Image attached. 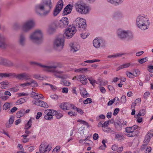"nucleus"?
<instances>
[{"label":"nucleus","instance_id":"864d4df0","mask_svg":"<svg viewBox=\"0 0 153 153\" xmlns=\"http://www.w3.org/2000/svg\"><path fill=\"white\" fill-rule=\"evenodd\" d=\"M33 77L36 79H39L40 80H42L43 79V77L41 76L40 75L38 74L34 75Z\"/></svg>","mask_w":153,"mask_h":153},{"label":"nucleus","instance_id":"2f4dec72","mask_svg":"<svg viewBox=\"0 0 153 153\" xmlns=\"http://www.w3.org/2000/svg\"><path fill=\"white\" fill-rule=\"evenodd\" d=\"M19 41L20 44L21 45L23 46L25 45V36L23 34H21L20 35Z\"/></svg>","mask_w":153,"mask_h":153},{"label":"nucleus","instance_id":"4be33fe9","mask_svg":"<svg viewBox=\"0 0 153 153\" xmlns=\"http://www.w3.org/2000/svg\"><path fill=\"white\" fill-rule=\"evenodd\" d=\"M72 9V6L71 5L69 4L64 9L63 14L64 15H67L69 14L71 12Z\"/></svg>","mask_w":153,"mask_h":153},{"label":"nucleus","instance_id":"c03bdc74","mask_svg":"<svg viewBox=\"0 0 153 153\" xmlns=\"http://www.w3.org/2000/svg\"><path fill=\"white\" fill-rule=\"evenodd\" d=\"M123 53H118L115 55H109L108 56V58H115L117 57H120L122 55H123Z\"/></svg>","mask_w":153,"mask_h":153},{"label":"nucleus","instance_id":"473e14b6","mask_svg":"<svg viewBox=\"0 0 153 153\" xmlns=\"http://www.w3.org/2000/svg\"><path fill=\"white\" fill-rule=\"evenodd\" d=\"M55 110H47L45 111V113L46 115L48 116H52L54 115Z\"/></svg>","mask_w":153,"mask_h":153},{"label":"nucleus","instance_id":"774afa93","mask_svg":"<svg viewBox=\"0 0 153 153\" xmlns=\"http://www.w3.org/2000/svg\"><path fill=\"white\" fill-rule=\"evenodd\" d=\"M64 85L66 86H69L71 84V83L68 81L64 80L63 81Z\"/></svg>","mask_w":153,"mask_h":153},{"label":"nucleus","instance_id":"f03ea898","mask_svg":"<svg viewBox=\"0 0 153 153\" xmlns=\"http://www.w3.org/2000/svg\"><path fill=\"white\" fill-rule=\"evenodd\" d=\"M53 7L51 0H42L41 2L36 5L35 11L38 14L41 15H47Z\"/></svg>","mask_w":153,"mask_h":153},{"label":"nucleus","instance_id":"0eeeda50","mask_svg":"<svg viewBox=\"0 0 153 153\" xmlns=\"http://www.w3.org/2000/svg\"><path fill=\"white\" fill-rule=\"evenodd\" d=\"M64 45V39L62 37H58L54 40L53 42V47L56 50L61 51Z\"/></svg>","mask_w":153,"mask_h":153},{"label":"nucleus","instance_id":"a19ab883","mask_svg":"<svg viewBox=\"0 0 153 153\" xmlns=\"http://www.w3.org/2000/svg\"><path fill=\"white\" fill-rule=\"evenodd\" d=\"M80 92L82 97L86 98L88 97V94L85 90L84 89L81 90L80 91Z\"/></svg>","mask_w":153,"mask_h":153},{"label":"nucleus","instance_id":"a211bd4d","mask_svg":"<svg viewBox=\"0 0 153 153\" xmlns=\"http://www.w3.org/2000/svg\"><path fill=\"white\" fill-rule=\"evenodd\" d=\"M33 103L35 105L45 108L48 107V104L45 102L41 101L39 99H35L32 101Z\"/></svg>","mask_w":153,"mask_h":153},{"label":"nucleus","instance_id":"cd10ccee","mask_svg":"<svg viewBox=\"0 0 153 153\" xmlns=\"http://www.w3.org/2000/svg\"><path fill=\"white\" fill-rule=\"evenodd\" d=\"M13 73H0V78H6L7 77H10L11 78H13L14 74Z\"/></svg>","mask_w":153,"mask_h":153},{"label":"nucleus","instance_id":"37998d69","mask_svg":"<svg viewBox=\"0 0 153 153\" xmlns=\"http://www.w3.org/2000/svg\"><path fill=\"white\" fill-rule=\"evenodd\" d=\"M30 82H26L20 84L19 85V87L21 88H25L26 87H28L30 85Z\"/></svg>","mask_w":153,"mask_h":153},{"label":"nucleus","instance_id":"f8f14e48","mask_svg":"<svg viewBox=\"0 0 153 153\" xmlns=\"http://www.w3.org/2000/svg\"><path fill=\"white\" fill-rule=\"evenodd\" d=\"M93 45L96 48L103 47L105 46V41L101 38H96L93 41Z\"/></svg>","mask_w":153,"mask_h":153},{"label":"nucleus","instance_id":"c9c22d12","mask_svg":"<svg viewBox=\"0 0 153 153\" xmlns=\"http://www.w3.org/2000/svg\"><path fill=\"white\" fill-rule=\"evenodd\" d=\"M87 79L93 87L95 86V84H97V81L92 77H88Z\"/></svg>","mask_w":153,"mask_h":153},{"label":"nucleus","instance_id":"69168bd1","mask_svg":"<svg viewBox=\"0 0 153 153\" xmlns=\"http://www.w3.org/2000/svg\"><path fill=\"white\" fill-rule=\"evenodd\" d=\"M119 111L120 109L119 108H115L113 113V115L114 116L116 115L119 112Z\"/></svg>","mask_w":153,"mask_h":153},{"label":"nucleus","instance_id":"0e129e2a","mask_svg":"<svg viewBox=\"0 0 153 153\" xmlns=\"http://www.w3.org/2000/svg\"><path fill=\"white\" fill-rule=\"evenodd\" d=\"M17 109L18 108L17 107H14L10 110V113H13L15 112L16 111H17Z\"/></svg>","mask_w":153,"mask_h":153},{"label":"nucleus","instance_id":"338daca9","mask_svg":"<svg viewBox=\"0 0 153 153\" xmlns=\"http://www.w3.org/2000/svg\"><path fill=\"white\" fill-rule=\"evenodd\" d=\"M150 94V93L148 91L145 92L143 95L144 98L147 99L149 96Z\"/></svg>","mask_w":153,"mask_h":153},{"label":"nucleus","instance_id":"4d7b16f0","mask_svg":"<svg viewBox=\"0 0 153 153\" xmlns=\"http://www.w3.org/2000/svg\"><path fill=\"white\" fill-rule=\"evenodd\" d=\"M145 113V111L143 109H142L140 110V111L139 113L138 114V115L140 116H143L144 115Z\"/></svg>","mask_w":153,"mask_h":153},{"label":"nucleus","instance_id":"20e7f679","mask_svg":"<svg viewBox=\"0 0 153 153\" xmlns=\"http://www.w3.org/2000/svg\"><path fill=\"white\" fill-rule=\"evenodd\" d=\"M75 8L77 12L83 15L89 14L91 10V7L90 6L80 1L76 3Z\"/></svg>","mask_w":153,"mask_h":153},{"label":"nucleus","instance_id":"8fccbe9b","mask_svg":"<svg viewBox=\"0 0 153 153\" xmlns=\"http://www.w3.org/2000/svg\"><path fill=\"white\" fill-rule=\"evenodd\" d=\"M103 131L106 132L112 133L114 132V131L111 129L109 128H103Z\"/></svg>","mask_w":153,"mask_h":153},{"label":"nucleus","instance_id":"a18cd8bd","mask_svg":"<svg viewBox=\"0 0 153 153\" xmlns=\"http://www.w3.org/2000/svg\"><path fill=\"white\" fill-rule=\"evenodd\" d=\"M148 58L146 57L143 59H138V61L139 63L142 64L145 62L148 61Z\"/></svg>","mask_w":153,"mask_h":153},{"label":"nucleus","instance_id":"f257e3e1","mask_svg":"<svg viewBox=\"0 0 153 153\" xmlns=\"http://www.w3.org/2000/svg\"><path fill=\"white\" fill-rule=\"evenodd\" d=\"M30 64L39 66L43 68V70L45 71L53 73V75L56 78L60 79H63L64 78V75L62 74L63 71L56 69L57 68H61L62 67L63 65L61 63L56 62L55 63L54 65L49 66L42 65L34 62H31Z\"/></svg>","mask_w":153,"mask_h":153},{"label":"nucleus","instance_id":"72a5a7b5","mask_svg":"<svg viewBox=\"0 0 153 153\" xmlns=\"http://www.w3.org/2000/svg\"><path fill=\"white\" fill-rule=\"evenodd\" d=\"M115 127L118 131H120L122 129V124L119 121L114 123Z\"/></svg>","mask_w":153,"mask_h":153},{"label":"nucleus","instance_id":"c85d7f7f","mask_svg":"<svg viewBox=\"0 0 153 153\" xmlns=\"http://www.w3.org/2000/svg\"><path fill=\"white\" fill-rule=\"evenodd\" d=\"M55 26V25L54 24H52L49 25L47 30V31L49 34H52L54 32Z\"/></svg>","mask_w":153,"mask_h":153},{"label":"nucleus","instance_id":"393cba45","mask_svg":"<svg viewBox=\"0 0 153 153\" xmlns=\"http://www.w3.org/2000/svg\"><path fill=\"white\" fill-rule=\"evenodd\" d=\"M5 39V38L3 35L0 34V47L1 48H4L6 47Z\"/></svg>","mask_w":153,"mask_h":153},{"label":"nucleus","instance_id":"7ed1b4c3","mask_svg":"<svg viewBox=\"0 0 153 153\" xmlns=\"http://www.w3.org/2000/svg\"><path fill=\"white\" fill-rule=\"evenodd\" d=\"M136 24L137 27L142 30L147 29L150 25L148 16L143 14L139 15L136 19Z\"/></svg>","mask_w":153,"mask_h":153},{"label":"nucleus","instance_id":"4468645a","mask_svg":"<svg viewBox=\"0 0 153 153\" xmlns=\"http://www.w3.org/2000/svg\"><path fill=\"white\" fill-rule=\"evenodd\" d=\"M13 78H16L19 80H28L30 78V76L27 73H23L19 74L14 73Z\"/></svg>","mask_w":153,"mask_h":153},{"label":"nucleus","instance_id":"a878e982","mask_svg":"<svg viewBox=\"0 0 153 153\" xmlns=\"http://www.w3.org/2000/svg\"><path fill=\"white\" fill-rule=\"evenodd\" d=\"M14 121V117L13 116H11L10 117L8 122H7L5 124V127L7 128H10Z\"/></svg>","mask_w":153,"mask_h":153},{"label":"nucleus","instance_id":"bb28decb","mask_svg":"<svg viewBox=\"0 0 153 153\" xmlns=\"http://www.w3.org/2000/svg\"><path fill=\"white\" fill-rule=\"evenodd\" d=\"M123 147L121 146L118 147L117 145L115 144L113 145L111 147V149L112 150L116 151L118 152H121L123 150Z\"/></svg>","mask_w":153,"mask_h":153},{"label":"nucleus","instance_id":"39448f33","mask_svg":"<svg viewBox=\"0 0 153 153\" xmlns=\"http://www.w3.org/2000/svg\"><path fill=\"white\" fill-rule=\"evenodd\" d=\"M30 39L37 44H40L43 41L42 33V31L37 30L31 33L30 36Z\"/></svg>","mask_w":153,"mask_h":153},{"label":"nucleus","instance_id":"3c124183","mask_svg":"<svg viewBox=\"0 0 153 153\" xmlns=\"http://www.w3.org/2000/svg\"><path fill=\"white\" fill-rule=\"evenodd\" d=\"M77 121L79 122L81 124H83L84 125L88 127H89V124L88 123L85 121L81 120H77Z\"/></svg>","mask_w":153,"mask_h":153},{"label":"nucleus","instance_id":"423d86ee","mask_svg":"<svg viewBox=\"0 0 153 153\" xmlns=\"http://www.w3.org/2000/svg\"><path fill=\"white\" fill-rule=\"evenodd\" d=\"M117 33L118 37L121 39H126L128 40H131L133 38L132 33L128 30L119 29L117 31Z\"/></svg>","mask_w":153,"mask_h":153},{"label":"nucleus","instance_id":"412c9836","mask_svg":"<svg viewBox=\"0 0 153 153\" xmlns=\"http://www.w3.org/2000/svg\"><path fill=\"white\" fill-rule=\"evenodd\" d=\"M71 48V51L73 52H76L80 49V46L76 43H71L70 45Z\"/></svg>","mask_w":153,"mask_h":153},{"label":"nucleus","instance_id":"13d9d810","mask_svg":"<svg viewBox=\"0 0 153 153\" xmlns=\"http://www.w3.org/2000/svg\"><path fill=\"white\" fill-rule=\"evenodd\" d=\"M37 95V94L35 92L33 91V88L32 89V92L31 94V97L33 98L34 99H35L36 96V95Z\"/></svg>","mask_w":153,"mask_h":153},{"label":"nucleus","instance_id":"680f3d73","mask_svg":"<svg viewBox=\"0 0 153 153\" xmlns=\"http://www.w3.org/2000/svg\"><path fill=\"white\" fill-rule=\"evenodd\" d=\"M153 70V65H149L148 66L147 70L151 73L153 72L152 70Z\"/></svg>","mask_w":153,"mask_h":153},{"label":"nucleus","instance_id":"ea45409f","mask_svg":"<svg viewBox=\"0 0 153 153\" xmlns=\"http://www.w3.org/2000/svg\"><path fill=\"white\" fill-rule=\"evenodd\" d=\"M34 119L33 118H31L29 119L25 126L26 128L29 129L31 127L32 123V120H33Z\"/></svg>","mask_w":153,"mask_h":153},{"label":"nucleus","instance_id":"79ce46f5","mask_svg":"<svg viewBox=\"0 0 153 153\" xmlns=\"http://www.w3.org/2000/svg\"><path fill=\"white\" fill-rule=\"evenodd\" d=\"M8 84V82L7 81L2 82H1V87L2 89H5L7 87Z\"/></svg>","mask_w":153,"mask_h":153},{"label":"nucleus","instance_id":"5fc2aeb1","mask_svg":"<svg viewBox=\"0 0 153 153\" xmlns=\"http://www.w3.org/2000/svg\"><path fill=\"white\" fill-rule=\"evenodd\" d=\"M89 35V34L88 33H82L81 34V37L83 39L86 38Z\"/></svg>","mask_w":153,"mask_h":153},{"label":"nucleus","instance_id":"5701e85b","mask_svg":"<svg viewBox=\"0 0 153 153\" xmlns=\"http://www.w3.org/2000/svg\"><path fill=\"white\" fill-rule=\"evenodd\" d=\"M135 72L136 73L135 74H134H134L128 71H127L126 72V74L128 77L130 78H134V76H137V74H139L140 72L137 71H135Z\"/></svg>","mask_w":153,"mask_h":153},{"label":"nucleus","instance_id":"ddd939ff","mask_svg":"<svg viewBox=\"0 0 153 153\" xmlns=\"http://www.w3.org/2000/svg\"><path fill=\"white\" fill-rule=\"evenodd\" d=\"M69 23L68 19V18L63 17L58 22L57 24V27L62 28L66 27Z\"/></svg>","mask_w":153,"mask_h":153},{"label":"nucleus","instance_id":"6ab92c4d","mask_svg":"<svg viewBox=\"0 0 153 153\" xmlns=\"http://www.w3.org/2000/svg\"><path fill=\"white\" fill-rule=\"evenodd\" d=\"M74 104L68 102H64L60 105V108L62 110H66L72 109Z\"/></svg>","mask_w":153,"mask_h":153},{"label":"nucleus","instance_id":"f3484780","mask_svg":"<svg viewBox=\"0 0 153 153\" xmlns=\"http://www.w3.org/2000/svg\"><path fill=\"white\" fill-rule=\"evenodd\" d=\"M72 79L79 81L82 84L86 85L87 82V79L85 76L84 75H78L75 76Z\"/></svg>","mask_w":153,"mask_h":153},{"label":"nucleus","instance_id":"6e6552de","mask_svg":"<svg viewBox=\"0 0 153 153\" xmlns=\"http://www.w3.org/2000/svg\"><path fill=\"white\" fill-rule=\"evenodd\" d=\"M35 25V22L34 20H27L23 23L22 28V30L24 32H28L33 28Z\"/></svg>","mask_w":153,"mask_h":153},{"label":"nucleus","instance_id":"bf43d9fd","mask_svg":"<svg viewBox=\"0 0 153 153\" xmlns=\"http://www.w3.org/2000/svg\"><path fill=\"white\" fill-rule=\"evenodd\" d=\"M126 101V97L125 95H123L121 98V101L122 103H125Z\"/></svg>","mask_w":153,"mask_h":153},{"label":"nucleus","instance_id":"6e6d98bb","mask_svg":"<svg viewBox=\"0 0 153 153\" xmlns=\"http://www.w3.org/2000/svg\"><path fill=\"white\" fill-rule=\"evenodd\" d=\"M7 62V60L1 57H0V64L4 65H5L6 63Z\"/></svg>","mask_w":153,"mask_h":153},{"label":"nucleus","instance_id":"dca6fc26","mask_svg":"<svg viewBox=\"0 0 153 153\" xmlns=\"http://www.w3.org/2000/svg\"><path fill=\"white\" fill-rule=\"evenodd\" d=\"M51 150V148L46 143H42L39 147V151L42 153L49 152Z\"/></svg>","mask_w":153,"mask_h":153},{"label":"nucleus","instance_id":"09e8293b","mask_svg":"<svg viewBox=\"0 0 153 153\" xmlns=\"http://www.w3.org/2000/svg\"><path fill=\"white\" fill-rule=\"evenodd\" d=\"M100 61V60L99 59H93L92 60H86L84 61L85 63H91L93 62H99Z\"/></svg>","mask_w":153,"mask_h":153},{"label":"nucleus","instance_id":"2eb2a0df","mask_svg":"<svg viewBox=\"0 0 153 153\" xmlns=\"http://www.w3.org/2000/svg\"><path fill=\"white\" fill-rule=\"evenodd\" d=\"M63 1L62 0H59L58 2L56 8L53 11L54 16H56L60 12L63 7Z\"/></svg>","mask_w":153,"mask_h":153},{"label":"nucleus","instance_id":"58836bf2","mask_svg":"<svg viewBox=\"0 0 153 153\" xmlns=\"http://www.w3.org/2000/svg\"><path fill=\"white\" fill-rule=\"evenodd\" d=\"M72 109L75 110H76L79 113L81 114H82L84 113L83 111L81 109L76 107L74 105H73V107H72Z\"/></svg>","mask_w":153,"mask_h":153},{"label":"nucleus","instance_id":"7c9ffc66","mask_svg":"<svg viewBox=\"0 0 153 153\" xmlns=\"http://www.w3.org/2000/svg\"><path fill=\"white\" fill-rule=\"evenodd\" d=\"M130 65L131 63H128L123 64L120 65L117 68V71H118L121 69L128 68L130 66Z\"/></svg>","mask_w":153,"mask_h":153},{"label":"nucleus","instance_id":"e2e57ef3","mask_svg":"<svg viewBox=\"0 0 153 153\" xmlns=\"http://www.w3.org/2000/svg\"><path fill=\"white\" fill-rule=\"evenodd\" d=\"M105 116L103 114L100 115L99 117H96V120L97 121H98L99 120L100 118L102 119H104L105 118Z\"/></svg>","mask_w":153,"mask_h":153},{"label":"nucleus","instance_id":"f704fd0d","mask_svg":"<svg viewBox=\"0 0 153 153\" xmlns=\"http://www.w3.org/2000/svg\"><path fill=\"white\" fill-rule=\"evenodd\" d=\"M12 104L10 103L7 102L5 103L3 106V108L4 110H7L9 109L10 108Z\"/></svg>","mask_w":153,"mask_h":153},{"label":"nucleus","instance_id":"e433bc0d","mask_svg":"<svg viewBox=\"0 0 153 153\" xmlns=\"http://www.w3.org/2000/svg\"><path fill=\"white\" fill-rule=\"evenodd\" d=\"M115 139L118 140H121L123 139V135L122 133H115Z\"/></svg>","mask_w":153,"mask_h":153},{"label":"nucleus","instance_id":"4c0bfd02","mask_svg":"<svg viewBox=\"0 0 153 153\" xmlns=\"http://www.w3.org/2000/svg\"><path fill=\"white\" fill-rule=\"evenodd\" d=\"M27 100V98L26 97L21 98L18 100L16 102L17 104H21L25 102Z\"/></svg>","mask_w":153,"mask_h":153},{"label":"nucleus","instance_id":"49530a36","mask_svg":"<svg viewBox=\"0 0 153 153\" xmlns=\"http://www.w3.org/2000/svg\"><path fill=\"white\" fill-rule=\"evenodd\" d=\"M54 115H56L57 118L59 119L63 116V115L61 113L58 112L57 111H55Z\"/></svg>","mask_w":153,"mask_h":153},{"label":"nucleus","instance_id":"c756f323","mask_svg":"<svg viewBox=\"0 0 153 153\" xmlns=\"http://www.w3.org/2000/svg\"><path fill=\"white\" fill-rule=\"evenodd\" d=\"M151 134L148 133L145 136V139L143 144L147 145L150 141L151 139Z\"/></svg>","mask_w":153,"mask_h":153},{"label":"nucleus","instance_id":"052dcab7","mask_svg":"<svg viewBox=\"0 0 153 153\" xmlns=\"http://www.w3.org/2000/svg\"><path fill=\"white\" fill-rule=\"evenodd\" d=\"M109 123V121L108 120L104 122L103 123V128H105L107 127L108 126Z\"/></svg>","mask_w":153,"mask_h":153},{"label":"nucleus","instance_id":"1a4fd4ad","mask_svg":"<svg viewBox=\"0 0 153 153\" xmlns=\"http://www.w3.org/2000/svg\"><path fill=\"white\" fill-rule=\"evenodd\" d=\"M138 126L134 125L131 127H128L126 128L125 131L126 134V135L128 137H134L138 134L137 131L136 130L138 128Z\"/></svg>","mask_w":153,"mask_h":153},{"label":"nucleus","instance_id":"9d476101","mask_svg":"<svg viewBox=\"0 0 153 153\" xmlns=\"http://www.w3.org/2000/svg\"><path fill=\"white\" fill-rule=\"evenodd\" d=\"M73 25L76 28L84 29L86 27V20L84 19L78 18L74 22Z\"/></svg>","mask_w":153,"mask_h":153},{"label":"nucleus","instance_id":"aec40b11","mask_svg":"<svg viewBox=\"0 0 153 153\" xmlns=\"http://www.w3.org/2000/svg\"><path fill=\"white\" fill-rule=\"evenodd\" d=\"M143 144L141 147V150L144 151V153H150L152 150V148L151 147L147 146V145H145Z\"/></svg>","mask_w":153,"mask_h":153},{"label":"nucleus","instance_id":"603ef678","mask_svg":"<svg viewBox=\"0 0 153 153\" xmlns=\"http://www.w3.org/2000/svg\"><path fill=\"white\" fill-rule=\"evenodd\" d=\"M92 102V100L90 98H88L85 100L83 101V102L84 104H87L88 103H90Z\"/></svg>","mask_w":153,"mask_h":153},{"label":"nucleus","instance_id":"b1692460","mask_svg":"<svg viewBox=\"0 0 153 153\" xmlns=\"http://www.w3.org/2000/svg\"><path fill=\"white\" fill-rule=\"evenodd\" d=\"M107 1L111 4L117 6L121 4L124 0H107Z\"/></svg>","mask_w":153,"mask_h":153},{"label":"nucleus","instance_id":"9b49d317","mask_svg":"<svg viewBox=\"0 0 153 153\" xmlns=\"http://www.w3.org/2000/svg\"><path fill=\"white\" fill-rule=\"evenodd\" d=\"M76 29L73 26H69L67 28L65 32L64 36L67 38H70L76 33Z\"/></svg>","mask_w":153,"mask_h":153},{"label":"nucleus","instance_id":"de8ad7c7","mask_svg":"<svg viewBox=\"0 0 153 153\" xmlns=\"http://www.w3.org/2000/svg\"><path fill=\"white\" fill-rule=\"evenodd\" d=\"M30 82V85H31L33 87H36L38 85L36 82L33 79H31Z\"/></svg>","mask_w":153,"mask_h":153}]
</instances>
